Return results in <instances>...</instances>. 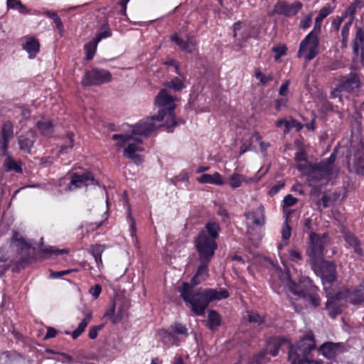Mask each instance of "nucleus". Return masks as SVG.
Returning <instances> with one entry per match:
<instances>
[{
  "instance_id": "6e6552de",
  "label": "nucleus",
  "mask_w": 364,
  "mask_h": 364,
  "mask_svg": "<svg viewBox=\"0 0 364 364\" xmlns=\"http://www.w3.org/2000/svg\"><path fill=\"white\" fill-rule=\"evenodd\" d=\"M335 160L336 154L333 152L328 157L326 163L323 162L318 167L310 168L307 172L309 186H316L314 183H318L320 186H323L327 183L333 173V163Z\"/></svg>"
},
{
  "instance_id": "f03ea898",
  "label": "nucleus",
  "mask_w": 364,
  "mask_h": 364,
  "mask_svg": "<svg viewBox=\"0 0 364 364\" xmlns=\"http://www.w3.org/2000/svg\"><path fill=\"white\" fill-rule=\"evenodd\" d=\"M179 292L184 301L190 304L192 311L197 315H203L208 304L213 301H219L229 296L225 289H206L193 292L192 287L187 282H183L179 288Z\"/></svg>"
},
{
  "instance_id": "a211bd4d",
  "label": "nucleus",
  "mask_w": 364,
  "mask_h": 364,
  "mask_svg": "<svg viewBox=\"0 0 364 364\" xmlns=\"http://www.w3.org/2000/svg\"><path fill=\"white\" fill-rule=\"evenodd\" d=\"M97 183L95 181L93 176L90 173H85L82 175L78 173H73L71 176L68 190L73 191L77 188L83 186H88L90 185H97Z\"/></svg>"
},
{
  "instance_id": "8fccbe9b",
  "label": "nucleus",
  "mask_w": 364,
  "mask_h": 364,
  "mask_svg": "<svg viewBox=\"0 0 364 364\" xmlns=\"http://www.w3.org/2000/svg\"><path fill=\"white\" fill-rule=\"evenodd\" d=\"M289 259L292 262H298L302 259L301 252L296 248H291L289 250Z\"/></svg>"
},
{
  "instance_id": "2eb2a0df",
  "label": "nucleus",
  "mask_w": 364,
  "mask_h": 364,
  "mask_svg": "<svg viewBox=\"0 0 364 364\" xmlns=\"http://www.w3.org/2000/svg\"><path fill=\"white\" fill-rule=\"evenodd\" d=\"M159 127H165L163 121L158 120V116L147 117L139 122L135 125L130 127L128 132L139 137L146 135Z\"/></svg>"
},
{
  "instance_id": "49530a36",
  "label": "nucleus",
  "mask_w": 364,
  "mask_h": 364,
  "mask_svg": "<svg viewBox=\"0 0 364 364\" xmlns=\"http://www.w3.org/2000/svg\"><path fill=\"white\" fill-rule=\"evenodd\" d=\"M68 252V250L65 249L59 250L55 247H50L43 250V253L46 257H49L52 255L64 254Z\"/></svg>"
},
{
  "instance_id": "ea45409f",
  "label": "nucleus",
  "mask_w": 364,
  "mask_h": 364,
  "mask_svg": "<svg viewBox=\"0 0 364 364\" xmlns=\"http://www.w3.org/2000/svg\"><path fill=\"white\" fill-rule=\"evenodd\" d=\"M254 75L262 85H266L272 80L271 75H267L263 74L259 68L255 69Z\"/></svg>"
},
{
  "instance_id": "774afa93",
  "label": "nucleus",
  "mask_w": 364,
  "mask_h": 364,
  "mask_svg": "<svg viewBox=\"0 0 364 364\" xmlns=\"http://www.w3.org/2000/svg\"><path fill=\"white\" fill-rule=\"evenodd\" d=\"M57 334V331L55 328L49 327L47 329V333L45 336V338H54Z\"/></svg>"
},
{
  "instance_id": "5701e85b",
  "label": "nucleus",
  "mask_w": 364,
  "mask_h": 364,
  "mask_svg": "<svg viewBox=\"0 0 364 364\" xmlns=\"http://www.w3.org/2000/svg\"><path fill=\"white\" fill-rule=\"evenodd\" d=\"M200 183H209L216 186H223L225 183L224 178L218 172L213 174L204 173L197 178Z\"/></svg>"
},
{
  "instance_id": "473e14b6",
  "label": "nucleus",
  "mask_w": 364,
  "mask_h": 364,
  "mask_svg": "<svg viewBox=\"0 0 364 364\" xmlns=\"http://www.w3.org/2000/svg\"><path fill=\"white\" fill-rule=\"evenodd\" d=\"M116 309L117 317L113 318V323H117L127 316L128 306L124 301L117 300Z\"/></svg>"
},
{
  "instance_id": "052dcab7",
  "label": "nucleus",
  "mask_w": 364,
  "mask_h": 364,
  "mask_svg": "<svg viewBox=\"0 0 364 364\" xmlns=\"http://www.w3.org/2000/svg\"><path fill=\"white\" fill-rule=\"evenodd\" d=\"M76 271L75 269H68L64 271H60V272H52L50 273V277L52 278H59L63 275L68 274L69 273Z\"/></svg>"
},
{
  "instance_id": "9d476101",
  "label": "nucleus",
  "mask_w": 364,
  "mask_h": 364,
  "mask_svg": "<svg viewBox=\"0 0 364 364\" xmlns=\"http://www.w3.org/2000/svg\"><path fill=\"white\" fill-rule=\"evenodd\" d=\"M333 301L331 305V310H338L341 312L339 306L343 303H350L355 305L364 302V287H358L353 290L343 289L333 294Z\"/></svg>"
},
{
  "instance_id": "f257e3e1",
  "label": "nucleus",
  "mask_w": 364,
  "mask_h": 364,
  "mask_svg": "<svg viewBox=\"0 0 364 364\" xmlns=\"http://www.w3.org/2000/svg\"><path fill=\"white\" fill-rule=\"evenodd\" d=\"M309 238L310 242L306 250V255L311 263L312 269L322 279L327 297L326 307L329 315L334 318L338 314V310H331L334 293L330 289L332 283L336 280V265L333 262L323 259V250L328 244V237L326 234L318 235L311 232Z\"/></svg>"
},
{
  "instance_id": "4d7b16f0",
  "label": "nucleus",
  "mask_w": 364,
  "mask_h": 364,
  "mask_svg": "<svg viewBox=\"0 0 364 364\" xmlns=\"http://www.w3.org/2000/svg\"><path fill=\"white\" fill-rule=\"evenodd\" d=\"M284 187V182L279 181L276 185L273 186L269 191V194L274 196L277 194L282 188Z\"/></svg>"
},
{
  "instance_id": "a18cd8bd",
  "label": "nucleus",
  "mask_w": 364,
  "mask_h": 364,
  "mask_svg": "<svg viewBox=\"0 0 364 364\" xmlns=\"http://www.w3.org/2000/svg\"><path fill=\"white\" fill-rule=\"evenodd\" d=\"M104 250L105 248L102 245H96L92 247L90 253L93 256L94 259L100 260V257H102Z\"/></svg>"
},
{
  "instance_id": "7ed1b4c3",
  "label": "nucleus",
  "mask_w": 364,
  "mask_h": 364,
  "mask_svg": "<svg viewBox=\"0 0 364 364\" xmlns=\"http://www.w3.org/2000/svg\"><path fill=\"white\" fill-rule=\"evenodd\" d=\"M279 277L286 288L294 295L308 302L314 308L320 304L321 299L318 294V288L312 284L308 277L301 275L298 279H291L288 270L279 274Z\"/></svg>"
},
{
  "instance_id": "412c9836",
  "label": "nucleus",
  "mask_w": 364,
  "mask_h": 364,
  "mask_svg": "<svg viewBox=\"0 0 364 364\" xmlns=\"http://www.w3.org/2000/svg\"><path fill=\"white\" fill-rule=\"evenodd\" d=\"M171 40L174 41L181 50L187 53H193L196 48V41L192 37H187L186 40H183L174 34L171 36Z\"/></svg>"
},
{
  "instance_id": "13d9d810",
  "label": "nucleus",
  "mask_w": 364,
  "mask_h": 364,
  "mask_svg": "<svg viewBox=\"0 0 364 364\" xmlns=\"http://www.w3.org/2000/svg\"><path fill=\"white\" fill-rule=\"evenodd\" d=\"M290 84V80H286L280 87L279 90V93L280 95L285 97L289 93V85Z\"/></svg>"
},
{
  "instance_id": "0e129e2a",
  "label": "nucleus",
  "mask_w": 364,
  "mask_h": 364,
  "mask_svg": "<svg viewBox=\"0 0 364 364\" xmlns=\"http://www.w3.org/2000/svg\"><path fill=\"white\" fill-rule=\"evenodd\" d=\"M53 21L55 23V26H56V28H58V30L60 32H63L64 27H63V22H62L60 18L56 14L55 16H54V18H53Z\"/></svg>"
},
{
  "instance_id": "72a5a7b5",
  "label": "nucleus",
  "mask_w": 364,
  "mask_h": 364,
  "mask_svg": "<svg viewBox=\"0 0 364 364\" xmlns=\"http://www.w3.org/2000/svg\"><path fill=\"white\" fill-rule=\"evenodd\" d=\"M344 238L349 247H351L356 254L360 256L363 255V250L360 246V242L354 235L351 233H346L345 234Z\"/></svg>"
},
{
  "instance_id": "c03bdc74",
  "label": "nucleus",
  "mask_w": 364,
  "mask_h": 364,
  "mask_svg": "<svg viewBox=\"0 0 364 364\" xmlns=\"http://www.w3.org/2000/svg\"><path fill=\"white\" fill-rule=\"evenodd\" d=\"M112 32L110 31L109 28L107 25H104L102 27V31L100 33L97 35L95 39H96V41L100 42L102 39L108 38L111 36Z\"/></svg>"
},
{
  "instance_id": "aec40b11",
  "label": "nucleus",
  "mask_w": 364,
  "mask_h": 364,
  "mask_svg": "<svg viewBox=\"0 0 364 364\" xmlns=\"http://www.w3.org/2000/svg\"><path fill=\"white\" fill-rule=\"evenodd\" d=\"M348 166L358 174L364 175V144H361L360 150H358L354 156L353 162L350 158L348 159Z\"/></svg>"
},
{
  "instance_id": "c756f323",
  "label": "nucleus",
  "mask_w": 364,
  "mask_h": 364,
  "mask_svg": "<svg viewBox=\"0 0 364 364\" xmlns=\"http://www.w3.org/2000/svg\"><path fill=\"white\" fill-rule=\"evenodd\" d=\"M318 350L324 357L331 358L339 351V344L326 343L320 347Z\"/></svg>"
},
{
  "instance_id": "20e7f679",
  "label": "nucleus",
  "mask_w": 364,
  "mask_h": 364,
  "mask_svg": "<svg viewBox=\"0 0 364 364\" xmlns=\"http://www.w3.org/2000/svg\"><path fill=\"white\" fill-rule=\"evenodd\" d=\"M30 246L18 234L13 236L9 246L0 249V277L2 276L13 263L23 262L20 255L27 252Z\"/></svg>"
},
{
  "instance_id": "a19ab883",
  "label": "nucleus",
  "mask_w": 364,
  "mask_h": 364,
  "mask_svg": "<svg viewBox=\"0 0 364 364\" xmlns=\"http://www.w3.org/2000/svg\"><path fill=\"white\" fill-rule=\"evenodd\" d=\"M352 24V20H349L346 22L342 28L341 36H342V44L343 46H346L348 40V34L350 27Z\"/></svg>"
},
{
  "instance_id": "79ce46f5",
  "label": "nucleus",
  "mask_w": 364,
  "mask_h": 364,
  "mask_svg": "<svg viewBox=\"0 0 364 364\" xmlns=\"http://www.w3.org/2000/svg\"><path fill=\"white\" fill-rule=\"evenodd\" d=\"M117 305V300L115 299L109 306V308L105 311L104 317L109 318V320L113 323V318L117 317V312L115 313L116 306Z\"/></svg>"
},
{
  "instance_id": "e433bc0d",
  "label": "nucleus",
  "mask_w": 364,
  "mask_h": 364,
  "mask_svg": "<svg viewBox=\"0 0 364 364\" xmlns=\"http://www.w3.org/2000/svg\"><path fill=\"white\" fill-rule=\"evenodd\" d=\"M7 7L11 9L17 10L20 14H26L29 10L19 0H7Z\"/></svg>"
},
{
  "instance_id": "0eeeda50",
  "label": "nucleus",
  "mask_w": 364,
  "mask_h": 364,
  "mask_svg": "<svg viewBox=\"0 0 364 364\" xmlns=\"http://www.w3.org/2000/svg\"><path fill=\"white\" fill-rule=\"evenodd\" d=\"M176 99L167 90H161L155 97V105L158 108V120L163 121L168 132L178 124L175 117Z\"/></svg>"
},
{
  "instance_id": "dca6fc26",
  "label": "nucleus",
  "mask_w": 364,
  "mask_h": 364,
  "mask_svg": "<svg viewBox=\"0 0 364 364\" xmlns=\"http://www.w3.org/2000/svg\"><path fill=\"white\" fill-rule=\"evenodd\" d=\"M318 40L312 32L309 33L301 42L298 52L299 58H304L306 61L312 60L318 53Z\"/></svg>"
},
{
  "instance_id": "6e6d98bb",
  "label": "nucleus",
  "mask_w": 364,
  "mask_h": 364,
  "mask_svg": "<svg viewBox=\"0 0 364 364\" xmlns=\"http://www.w3.org/2000/svg\"><path fill=\"white\" fill-rule=\"evenodd\" d=\"M102 328V326H95L90 328L89 330V338L90 339H95L97 337L98 331Z\"/></svg>"
},
{
  "instance_id": "338daca9",
  "label": "nucleus",
  "mask_w": 364,
  "mask_h": 364,
  "mask_svg": "<svg viewBox=\"0 0 364 364\" xmlns=\"http://www.w3.org/2000/svg\"><path fill=\"white\" fill-rule=\"evenodd\" d=\"M343 18H344V16L343 17H336V18L333 19V21H332V26L336 30L338 31L340 28V26L341 24V23L343 22Z\"/></svg>"
},
{
  "instance_id": "c85d7f7f",
  "label": "nucleus",
  "mask_w": 364,
  "mask_h": 364,
  "mask_svg": "<svg viewBox=\"0 0 364 364\" xmlns=\"http://www.w3.org/2000/svg\"><path fill=\"white\" fill-rule=\"evenodd\" d=\"M3 156L6 157L4 162V167L5 168L6 171H14L16 173H22V164L20 161L14 159L9 154Z\"/></svg>"
},
{
  "instance_id": "f3484780",
  "label": "nucleus",
  "mask_w": 364,
  "mask_h": 364,
  "mask_svg": "<svg viewBox=\"0 0 364 364\" xmlns=\"http://www.w3.org/2000/svg\"><path fill=\"white\" fill-rule=\"evenodd\" d=\"M302 8V4L296 1L291 4L286 1H279L274 6V9L269 12V16L275 14L284 15L285 16H295Z\"/></svg>"
},
{
  "instance_id": "b1692460",
  "label": "nucleus",
  "mask_w": 364,
  "mask_h": 364,
  "mask_svg": "<svg viewBox=\"0 0 364 364\" xmlns=\"http://www.w3.org/2000/svg\"><path fill=\"white\" fill-rule=\"evenodd\" d=\"M200 264L198 267L196 274L191 279L192 287L205 281L208 277V264L204 261H200Z\"/></svg>"
},
{
  "instance_id": "5fc2aeb1",
  "label": "nucleus",
  "mask_w": 364,
  "mask_h": 364,
  "mask_svg": "<svg viewBox=\"0 0 364 364\" xmlns=\"http://www.w3.org/2000/svg\"><path fill=\"white\" fill-rule=\"evenodd\" d=\"M102 291V287L100 284H95L94 287H92L89 289V293L92 296V297L96 299L99 297L100 293Z\"/></svg>"
},
{
  "instance_id": "3c124183",
  "label": "nucleus",
  "mask_w": 364,
  "mask_h": 364,
  "mask_svg": "<svg viewBox=\"0 0 364 364\" xmlns=\"http://www.w3.org/2000/svg\"><path fill=\"white\" fill-rule=\"evenodd\" d=\"M284 211L287 212L285 207H291L296 204L297 202V199L292 196L291 195H287L284 198Z\"/></svg>"
},
{
  "instance_id": "a878e982",
  "label": "nucleus",
  "mask_w": 364,
  "mask_h": 364,
  "mask_svg": "<svg viewBox=\"0 0 364 364\" xmlns=\"http://www.w3.org/2000/svg\"><path fill=\"white\" fill-rule=\"evenodd\" d=\"M24 50L28 53L29 58H34L40 50V44L38 41L33 37L27 38L23 45Z\"/></svg>"
},
{
  "instance_id": "7c9ffc66",
  "label": "nucleus",
  "mask_w": 364,
  "mask_h": 364,
  "mask_svg": "<svg viewBox=\"0 0 364 364\" xmlns=\"http://www.w3.org/2000/svg\"><path fill=\"white\" fill-rule=\"evenodd\" d=\"M92 313L89 312L85 314V318L82 319V321L78 324L77 328L73 331L72 333H70L68 331H65V334L70 335L71 334L72 338L73 339H76L78 338L85 330L87 326L90 323V321L92 319Z\"/></svg>"
},
{
  "instance_id": "393cba45",
  "label": "nucleus",
  "mask_w": 364,
  "mask_h": 364,
  "mask_svg": "<svg viewBox=\"0 0 364 364\" xmlns=\"http://www.w3.org/2000/svg\"><path fill=\"white\" fill-rule=\"evenodd\" d=\"M360 50L361 51L360 60H364V30L358 28L356 31L355 37L353 40V52L355 55H358Z\"/></svg>"
},
{
  "instance_id": "6ab92c4d",
  "label": "nucleus",
  "mask_w": 364,
  "mask_h": 364,
  "mask_svg": "<svg viewBox=\"0 0 364 364\" xmlns=\"http://www.w3.org/2000/svg\"><path fill=\"white\" fill-rule=\"evenodd\" d=\"M259 180L260 177L257 176L247 177L243 174L233 173L229 176L225 183L232 188L236 189L241 187L243 183L250 184L252 183H257Z\"/></svg>"
},
{
  "instance_id": "ddd939ff",
  "label": "nucleus",
  "mask_w": 364,
  "mask_h": 364,
  "mask_svg": "<svg viewBox=\"0 0 364 364\" xmlns=\"http://www.w3.org/2000/svg\"><path fill=\"white\" fill-rule=\"evenodd\" d=\"M112 74L107 70L92 68L86 71L81 81L83 87L100 85L110 82Z\"/></svg>"
},
{
  "instance_id": "9b49d317",
  "label": "nucleus",
  "mask_w": 364,
  "mask_h": 364,
  "mask_svg": "<svg viewBox=\"0 0 364 364\" xmlns=\"http://www.w3.org/2000/svg\"><path fill=\"white\" fill-rule=\"evenodd\" d=\"M199 261L210 262L217 249L216 241L208 238L205 232H200L195 240Z\"/></svg>"
},
{
  "instance_id": "69168bd1",
  "label": "nucleus",
  "mask_w": 364,
  "mask_h": 364,
  "mask_svg": "<svg viewBox=\"0 0 364 364\" xmlns=\"http://www.w3.org/2000/svg\"><path fill=\"white\" fill-rule=\"evenodd\" d=\"M287 99L282 98L276 100L275 107L277 110H280L282 107L287 106Z\"/></svg>"
},
{
  "instance_id": "39448f33",
  "label": "nucleus",
  "mask_w": 364,
  "mask_h": 364,
  "mask_svg": "<svg viewBox=\"0 0 364 364\" xmlns=\"http://www.w3.org/2000/svg\"><path fill=\"white\" fill-rule=\"evenodd\" d=\"M117 149L123 148V156L132 160L136 164H141L144 161L141 153L144 149L141 140L127 131L122 134H115L112 136Z\"/></svg>"
},
{
  "instance_id": "de8ad7c7",
  "label": "nucleus",
  "mask_w": 364,
  "mask_h": 364,
  "mask_svg": "<svg viewBox=\"0 0 364 364\" xmlns=\"http://www.w3.org/2000/svg\"><path fill=\"white\" fill-rule=\"evenodd\" d=\"M333 11V9L330 5H326L323 7L318 13V15L316 18H318V21H323L326 16L331 14Z\"/></svg>"
},
{
  "instance_id": "bf43d9fd",
  "label": "nucleus",
  "mask_w": 364,
  "mask_h": 364,
  "mask_svg": "<svg viewBox=\"0 0 364 364\" xmlns=\"http://www.w3.org/2000/svg\"><path fill=\"white\" fill-rule=\"evenodd\" d=\"M172 328H173V331L178 334L186 335V336L188 335L187 329L186 328V327L180 323L174 324Z\"/></svg>"
},
{
  "instance_id": "09e8293b",
  "label": "nucleus",
  "mask_w": 364,
  "mask_h": 364,
  "mask_svg": "<svg viewBox=\"0 0 364 364\" xmlns=\"http://www.w3.org/2000/svg\"><path fill=\"white\" fill-rule=\"evenodd\" d=\"M248 319L251 323H256L258 325H261L264 323V318H262L258 314L249 312L248 313Z\"/></svg>"
},
{
  "instance_id": "603ef678",
  "label": "nucleus",
  "mask_w": 364,
  "mask_h": 364,
  "mask_svg": "<svg viewBox=\"0 0 364 364\" xmlns=\"http://www.w3.org/2000/svg\"><path fill=\"white\" fill-rule=\"evenodd\" d=\"M9 141L10 139L0 136V150L2 152V155H7V154H9L8 148Z\"/></svg>"
},
{
  "instance_id": "f704fd0d",
  "label": "nucleus",
  "mask_w": 364,
  "mask_h": 364,
  "mask_svg": "<svg viewBox=\"0 0 364 364\" xmlns=\"http://www.w3.org/2000/svg\"><path fill=\"white\" fill-rule=\"evenodd\" d=\"M203 232H206L208 238L213 239L215 241L220 232L219 225L215 222L208 223L205 225V230Z\"/></svg>"
},
{
  "instance_id": "423d86ee",
  "label": "nucleus",
  "mask_w": 364,
  "mask_h": 364,
  "mask_svg": "<svg viewBox=\"0 0 364 364\" xmlns=\"http://www.w3.org/2000/svg\"><path fill=\"white\" fill-rule=\"evenodd\" d=\"M315 348L314 334L309 331L295 346H290L288 357L291 364H321V362L309 358L311 350Z\"/></svg>"
},
{
  "instance_id": "e2e57ef3",
  "label": "nucleus",
  "mask_w": 364,
  "mask_h": 364,
  "mask_svg": "<svg viewBox=\"0 0 364 364\" xmlns=\"http://www.w3.org/2000/svg\"><path fill=\"white\" fill-rule=\"evenodd\" d=\"M53 21L55 23V26H56V28H58V30L60 32H63L64 27H63V22H62L60 18L56 14L55 16H54V18H53Z\"/></svg>"
},
{
  "instance_id": "cd10ccee",
  "label": "nucleus",
  "mask_w": 364,
  "mask_h": 364,
  "mask_svg": "<svg viewBox=\"0 0 364 364\" xmlns=\"http://www.w3.org/2000/svg\"><path fill=\"white\" fill-rule=\"evenodd\" d=\"M158 335L162 343L168 346H178L179 341L178 337L173 333L166 330H161L159 331Z\"/></svg>"
},
{
  "instance_id": "864d4df0",
  "label": "nucleus",
  "mask_w": 364,
  "mask_h": 364,
  "mask_svg": "<svg viewBox=\"0 0 364 364\" xmlns=\"http://www.w3.org/2000/svg\"><path fill=\"white\" fill-rule=\"evenodd\" d=\"M282 239L284 241V245H286L287 241L289 239L291 236V229L289 225L287 224V222L286 221L282 230Z\"/></svg>"
},
{
  "instance_id": "c9c22d12",
  "label": "nucleus",
  "mask_w": 364,
  "mask_h": 364,
  "mask_svg": "<svg viewBox=\"0 0 364 364\" xmlns=\"http://www.w3.org/2000/svg\"><path fill=\"white\" fill-rule=\"evenodd\" d=\"M98 43L99 42L96 41V39L93 38L85 46V52L87 60H90L94 58Z\"/></svg>"
},
{
  "instance_id": "bb28decb",
  "label": "nucleus",
  "mask_w": 364,
  "mask_h": 364,
  "mask_svg": "<svg viewBox=\"0 0 364 364\" xmlns=\"http://www.w3.org/2000/svg\"><path fill=\"white\" fill-rule=\"evenodd\" d=\"M36 126L41 134L46 137H50L54 132L53 126L48 119L42 118L36 122Z\"/></svg>"
},
{
  "instance_id": "4c0bfd02",
  "label": "nucleus",
  "mask_w": 364,
  "mask_h": 364,
  "mask_svg": "<svg viewBox=\"0 0 364 364\" xmlns=\"http://www.w3.org/2000/svg\"><path fill=\"white\" fill-rule=\"evenodd\" d=\"M220 325V317L215 311H210L208 313V327L212 331L216 329Z\"/></svg>"
},
{
  "instance_id": "1a4fd4ad",
  "label": "nucleus",
  "mask_w": 364,
  "mask_h": 364,
  "mask_svg": "<svg viewBox=\"0 0 364 364\" xmlns=\"http://www.w3.org/2000/svg\"><path fill=\"white\" fill-rule=\"evenodd\" d=\"M337 85L331 92L332 98H338L341 101L343 97L348 96L357 90L360 86L358 75L351 71L348 75L336 78Z\"/></svg>"
},
{
  "instance_id": "37998d69",
  "label": "nucleus",
  "mask_w": 364,
  "mask_h": 364,
  "mask_svg": "<svg viewBox=\"0 0 364 364\" xmlns=\"http://www.w3.org/2000/svg\"><path fill=\"white\" fill-rule=\"evenodd\" d=\"M272 51L274 53V60L278 61L282 55L286 54L287 47L284 45H279L274 47Z\"/></svg>"
},
{
  "instance_id": "58836bf2",
  "label": "nucleus",
  "mask_w": 364,
  "mask_h": 364,
  "mask_svg": "<svg viewBox=\"0 0 364 364\" xmlns=\"http://www.w3.org/2000/svg\"><path fill=\"white\" fill-rule=\"evenodd\" d=\"M14 135V127L11 122H6L4 123L1 132V136L11 139Z\"/></svg>"
},
{
  "instance_id": "f8f14e48",
  "label": "nucleus",
  "mask_w": 364,
  "mask_h": 364,
  "mask_svg": "<svg viewBox=\"0 0 364 364\" xmlns=\"http://www.w3.org/2000/svg\"><path fill=\"white\" fill-rule=\"evenodd\" d=\"M264 208L262 205H259L255 210L250 211L245 214L247 220V227L248 234L252 237H255L254 231L258 238L262 237V227L264 225Z\"/></svg>"
},
{
  "instance_id": "4468645a",
  "label": "nucleus",
  "mask_w": 364,
  "mask_h": 364,
  "mask_svg": "<svg viewBox=\"0 0 364 364\" xmlns=\"http://www.w3.org/2000/svg\"><path fill=\"white\" fill-rule=\"evenodd\" d=\"M159 127H165L163 121L158 120V116L147 117L139 122L135 125L130 127L128 132L139 137L146 135Z\"/></svg>"
},
{
  "instance_id": "2f4dec72",
  "label": "nucleus",
  "mask_w": 364,
  "mask_h": 364,
  "mask_svg": "<svg viewBox=\"0 0 364 364\" xmlns=\"http://www.w3.org/2000/svg\"><path fill=\"white\" fill-rule=\"evenodd\" d=\"M178 76L167 82L166 86L173 90L176 92L180 91L186 87V77L180 73Z\"/></svg>"
},
{
  "instance_id": "4be33fe9",
  "label": "nucleus",
  "mask_w": 364,
  "mask_h": 364,
  "mask_svg": "<svg viewBox=\"0 0 364 364\" xmlns=\"http://www.w3.org/2000/svg\"><path fill=\"white\" fill-rule=\"evenodd\" d=\"M36 141V134L30 130L26 134L20 135L18 137L19 147L25 152L30 153Z\"/></svg>"
},
{
  "instance_id": "680f3d73",
  "label": "nucleus",
  "mask_w": 364,
  "mask_h": 364,
  "mask_svg": "<svg viewBox=\"0 0 364 364\" xmlns=\"http://www.w3.org/2000/svg\"><path fill=\"white\" fill-rule=\"evenodd\" d=\"M128 217H129V222H130L131 235L132 237H134L136 235V224H135L134 219L132 216L131 212L129 210H128Z\"/></svg>"
}]
</instances>
